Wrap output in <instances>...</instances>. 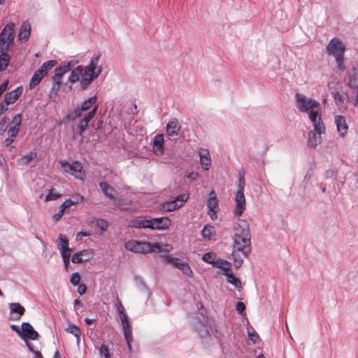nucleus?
Here are the masks:
<instances>
[{"mask_svg": "<svg viewBox=\"0 0 358 358\" xmlns=\"http://www.w3.org/2000/svg\"><path fill=\"white\" fill-rule=\"evenodd\" d=\"M8 110V108L7 106L3 103H1L0 104V116L4 113L6 112V110Z\"/></svg>", "mask_w": 358, "mask_h": 358, "instance_id": "774afa93", "label": "nucleus"}, {"mask_svg": "<svg viewBox=\"0 0 358 358\" xmlns=\"http://www.w3.org/2000/svg\"><path fill=\"white\" fill-rule=\"evenodd\" d=\"M36 152H30L27 155L22 157L18 160V163L20 165H27L34 158L36 157Z\"/></svg>", "mask_w": 358, "mask_h": 358, "instance_id": "f704fd0d", "label": "nucleus"}, {"mask_svg": "<svg viewBox=\"0 0 358 358\" xmlns=\"http://www.w3.org/2000/svg\"><path fill=\"white\" fill-rule=\"evenodd\" d=\"M96 224L102 231H104L107 229L108 224L104 220L99 219L96 222Z\"/></svg>", "mask_w": 358, "mask_h": 358, "instance_id": "13d9d810", "label": "nucleus"}, {"mask_svg": "<svg viewBox=\"0 0 358 358\" xmlns=\"http://www.w3.org/2000/svg\"><path fill=\"white\" fill-rule=\"evenodd\" d=\"M116 307L119 315L125 313L124 308L119 298H117L116 299Z\"/></svg>", "mask_w": 358, "mask_h": 358, "instance_id": "5fc2aeb1", "label": "nucleus"}, {"mask_svg": "<svg viewBox=\"0 0 358 358\" xmlns=\"http://www.w3.org/2000/svg\"><path fill=\"white\" fill-rule=\"evenodd\" d=\"M164 259L166 262L171 264L180 269L184 275L188 277L192 276L193 272L189 265L187 262L181 260L179 258L173 257L170 255H165Z\"/></svg>", "mask_w": 358, "mask_h": 358, "instance_id": "9b49d317", "label": "nucleus"}, {"mask_svg": "<svg viewBox=\"0 0 358 358\" xmlns=\"http://www.w3.org/2000/svg\"><path fill=\"white\" fill-rule=\"evenodd\" d=\"M67 73L66 70L62 64L59 65L58 67H57L55 70V74L61 76L63 78V76Z\"/></svg>", "mask_w": 358, "mask_h": 358, "instance_id": "603ef678", "label": "nucleus"}, {"mask_svg": "<svg viewBox=\"0 0 358 358\" xmlns=\"http://www.w3.org/2000/svg\"><path fill=\"white\" fill-rule=\"evenodd\" d=\"M62 77L59 76L56 74L54 75V76L52 77L53 86L51 90V92H55V94L57 93V92L59 90L60 85L62 82Z\"/></svg>", "mask_w": 358, "mask_h": 358, "instance_id": "e433bc0d", "label": "nucleus"}, {"mask_svg": "<svg viewBox=\"0 0 358 358\" xmlns=\"http://www.w3.org/2000/svg\"><path fill=\"white\" fill-rule=\"evenodd\" d=\"M73 250L68 247L66 249H64L60 251L62 257H71V252Z\"/></svg>", "mask_w": 358, "mask_h": 358, "instance_id": "680f3d73", "label": "nucleus"}, {"mask_svg": "<svg viewBox=\"0 0 358 358\" xmlns=\"http://www.w3.org/2000/svg\"><path fill=\"white\" fill-rule=\"evenodd\" d=\"M86 290H87V287L84 284L80 285L78 286V292L80 295L84 294L86 292Z\"/></svg>", "mask_w": 358, "mask_h": 358, "instance_id": "69168bd1", "label": "nucleus"}, {"mask_svg": "<svg viewBox=\"0 0 358 358\" xmlns=\"http://www.w3.org/2000/svg\"><path fill=\"white\" fill-rule=\"evenodd\" d=\"M320 110L310 111L308 113V118L312 122L315 131H317L319 133H325L326 127L321 117Z\"/></svg>", "mask_w": 358, "mask_h": 358, "instance_id": "4468645a", "label": "nucleus"}, {"mask_svg": "<svg viewBox=\"0 0 358 358\" xmlns=\"http://www.w3.org/2000/svg\"><path fill=\"white\" fill-rule=\"evenodd\" d=\"M8 85V81L6 80L0 85V96L6 90Z\"/></svg>", "mask_w": 358, "mask_h": 358, "instance_id": "0e129e2a", "label": "nucleus"}, {"mask_svg": "<svg viewBox=\"0 0 358 358\" xmlns=\"http://www.w3.org/2000/svg\"><path fill=\"white\" fill-rule=\"evenodd\" d=\"M130 226L134 228H149L150 229V220H144V219H138L135 220H132L131 222Z\"/></svg>", "mask_w": 358, "mask_h": 358, "instance_id": "cd10ccee", "label": "nucleus"}, {"mask_svg": "<svg viewBox=\"0 0 358 358\" xmlns=\"http://www.w3.org/2000/svg\"><path fill=\"white\" fill-rule=\"evenodd\" d=\"M99 352H100V355L101 356L104 357L105 358H110L109 350L106 345H101V347L99 348Z\"/></svg>", "mask_w": 358, "mask_h": 358, "instance_id": "09e8293b", "label": "nucleus"}, {"mask_svg": "<svg viewBox=\"0 0 358 358\" xmlns=\"http://www.w3.org/2000/svg\"><path fill=\"white\" fill-rule=\"evenodd\" d=\"M20 337L26 342L27 339L36 340L38 337V334L34 329L33 327L28 322L22 324V332Z\"/></svg>", "mask_w": 358, "mask_h": 358, "instance_id": "f3484780", "label": "nucleus"}, {"mask_svg": "<svg viewBox=\"0 0 358 358\" xmlns=\"http://www.w3.org/2000/svg\"><path fill=\"white\" fill-rule=\"evenodd\" d=\"M124 248L126 250L135 253H148L152 252L160 251L161 248L159 243H150L145 241H129L125 243Z\"/></svg>", "mask_w": 358, "mask_h": 358, "instance_id": "20e7f679", "label": "nucleus"}, {"mask_svg": "<svg viewBox=\"0 0 358 358\" xmlns=\"http://www.w3.org/2000/svg\"><path fill=\"white\" fill-rule=\"evenodd\" d=\"M87 250L77 252L72 256L71 262L74 264L80 263L81 262L83 261V254H87Z\"/></svg>", "mask_w": 358, "mask_h": 358, "instance_id": "ea45409f", "label": "nucleus"}, {"mask_svg": "<svg viewBox=\"0 0 358 358\" xmlns=\"http://www.w3.org/2000/svg\"><path fill=\"white\" fill-rule=\"evenodd\" d=\"M66 331L68 333H70V334H73L77 338V343H78L80 342V329L77 326H76L74 324H70L66 329Z\"/></svg>", "mask_w": 358, "mask_h": 358, "instance_id": "c9c22d12", "label": "nucleus"}, {"mask_svg": "<svg viewBox=\"0 0 358 358\" xmlns=\"http://www.w3.org/2000/svg\"><path fill=\"white\" fill-rule=\"evenodd\" d=\"M31 27L29 22H22L18 34V39L21 43H25L29 40L31 34Z\"/></svg>", "mask_w": 358, "mask_h": 358, "instance_id": "412c9836", "label": "nucleus"}, {"mask_svg": "<svg viewBox=\"0 0 358 358\" xmlns=\"http://www.w3.org/2000/svg\"><path fill=\"white\" fill-rule=\"evenodd\" d=\"M214 264L215 265V266L217 268H221V269L225 271V272H229V271L230 270L231 264L226 260L217 259L215 262Z\"/></svg>", "mask_w": 358, "mask_h": 358, "instance_id": "4c0bfd02", "label": "nucleus"}, {"mask_svg": "<svg viewBox=\"0 0 358 358\" xmlns=\"http://www.w3.org/2000/svg\"><path fill=\"white\" fill-rule=\"evenodd\" d=\"M10 311L12 313H17L19 318L24 314V308L19 303H11L9 305Z\"/></svg>", "mask_w": 358, "mask_h": 358, "instance_id": "473e14b6", "label": "nucleus"}, {"mask_svg": "<svg viewBox=\"0 0 358 358\" xmlns=\"http://www.w3.org/2000/svg\"><path fill=\"white\" fill-rule=\"evenodd\" d=\"M188 199V195L187 194H181L178 196L175 201H177L178 204H181V206L183 205L184 202H185Z\"/></svg>", "mask_w": 358, "mask_h": 358, "instance_id": "6e6d98bb", "label": "nucleus"}, {"mask_svg": "<svg viewBox=\"0 0 358 358\" xmlns=\"http://www.w3.org/2000/svg\"><path fill=\"white\" fill-rule=\"evenodd\" d=\"M78 203V201L77 199L76 200L67 199L61 205L60 207L65 210L66 208L71 207L73 205L77 204Z\"/></svg>", "mask_w": 358, "mask_h": 358, "instance_id": "49530a36", "label": "nucleus"}, {"mask_svg": "<svg viewBox=\"0 0 358 358\" xmlns=\"http://www.w3.org/2000/svg\"><path fill=\"white\" fill-rule=\"evenodd\" d=\"M233 251L241 252L247 257L251 252L250 231L248 222L238 220L234 226Z\"/></svg>", "mask_w": 358, "mask_h": 358, "instance_id": "f257e3e1", "label": "nucleus"}, {"mask_svg": "<svg viewBox=\"0 0 358 358\" xmlns=\"http://www.w3.org/2000/svg\"><path fill=\"white\" fill-rule=\"evenodd\" d=\"M120 318L122 324L124 336L127 342L128 349L129 352H131V342L133 341V338L129 317L127 315L126 313H124L120 315Z\"/></svg>", "mask_w": 358, "mask_h": 358, "instance_id": "ddd939ff", "label": "nucleus"}, {"mask_svg": "<svg viewBox=\"0 0 358 358\" xmlns=\"http://www.w3.org/2000/svg\"><path fill=\"white\" fill-rule=\"evenodd\" d=\"M180 127L177 119L171 120L166 125V133L170 136H177Z\"/></svg>", "mask_w": 358, "mask_h": 358, "instance_id": "393cba45", "label": "nucleus"}, {"mask_svg": "<svg viewBox=\"0 0 358 358\" xmlns=\"http://www.w3.org/2000/svg\"><path fill=\"white\" fill-rule=\"evenodd\" d=\"M0 71L6 69L10 62V56L8 52L0 51Z\"/></svg>", "mask_w": 358, "mask_h": 358, "instance_id": "2f4dec72", "label": "nucleus"}, {"mask_svg": "<svg viewBox=\"0 0 358 358\" xmlns=\"http://www.w3.org/2000/svg\"><path fill=\"white\" fill-rule=\"evenodd\" d=\"M78 63V60H71V61H69L67 62L63 63L62 65L64 66V67L65 68L66 71L68 72L69 71L71 70V69L72 67H73Z\"/></svg>", "mask_w": 358, "mask_h": 358, "instance_id": "3c124183", "label": "nucleus"}, {"mask_svg": "<svg viewBox=\"0 0 358 358\" xmlns=\"http://www.w3.org/2000/svg\"><path fill=\"white\" fill-rule=\"evenodd\" d=\"M60 196H61V194L54 192V189H51L49 191V193L48 194V195L46 196L45 200L46 201L56 200L58 198H59Z\"/></svg>", "mask_w": 358, "mask_h": 358, "instance_id": "c03bdc74", "label": "nucleus"}, {"mask_svg": "<svg viewBox=\"0 0 358 358\" xmlns=\"http://www.w3.org/2000/svg\"><path fill=\"white\" fill-rule=\"evenodd\" d=\"M201 234L204 238L210 240L215 234V228L210 225H206L201 231Z\"/></svg>", "mask_w": 358, "mask_h": 358, "instance_id": "7c9ffc66", "label": "nucleus"}, {"mask_svg": "<svg viewBox=\"0 0 358 358\" xmlns=\"http://www.w3.org/2000/svg\"><path fill=\"white\" fill-rule=\"evenodd\" d=\"M345 50V45L338 38H332L327 46V52L329 55H332L336 60L337 68L341 71L345 70L344 64V52Z\"/></svg>", "mask_w": 358, "mask_h": 358, "instance_id": "7ed1b4c3", "label": "nucleus"}, {"mask_svg": "<svg viewBox=\"0 0 358 358\" xmlns=\"http://www.w3.org/2000/svg\"><path fill=\"white\" fill-rule=\"evenodd\" d=\"M60 164L66 173L73 175V176H75V178L78 179H84L85 172L83 170V166L81 164L79 163L78 162H74L70 164L66 161H61Z\"/></svg>", "mask_w": 358, "mask_h": 358, "instance_id": "9d476101", "label": "nucleus"}, {"mask_svg": "<svg viewBox=\"0 0 358 358\" xmlns=\"http://www.w3.org/2000/svg\"><path fill=\"white\" fill-rule=\"evenodd\" d=\"M296 103L299 110L303 113H310L313 110L321 109V106L319 101L308 98L304 94L297 93L296 94Z\"/></svg>", "mask_w": 358, "mask_h": 358, "instance_id": "423d86ee", "label": "nucleus"}, {"mask_svg": "<svg viewBox=\"0 0 358 358\" xmlns=\"http://www.w3.org/2000/svg\"><path fill=\"white\" fill-rule=\"evenodd\" d=\"M22 87H18L15 90L10 91L8 93H6L5 95L4 100L2 103H3L6 106L10 104L15 103L20 96L22 94Z\"/></svg>", "mask_w": 358, "mask_h": 358, "instance_id": "4be33fe9", "label": "nucleus"}, {"mask_svg": "<svg viewBox=\"0 0 358 358\" xmlns=\"http://www.w3.org/2000/svg\"><path fill=\"white\" fill-rule=\"evenodd\" d=\"M248 336H249V338H250V340L252 341V342L254 343H255L257 342V341L259 339V336L257 333H253V334L249 333Z\"/></svg>", "mask_w": 358, "mask_h": 358, "instance_id": "338daca9", "label": "nucleus"}, {"mask_svg": "<svg viewBox=\"0 0 358 358\" xmlns=\"http://www.w3.org/2000/svg\"><path fill=\"white\" fill-rule=\"evenodd\" d=\"M207 207L208 209V215L211 219L216 217V213L218 210V200L215 192L211 191L209 193L207 200Z\"/></svg>", "mask_w": 358, "mask_h": 358, "instance_id": "dca6fc26", "label": "nucleus"}, {"mask_svg": "<svg viewBox=\"0 0 358 358\" xmlns=\"http://www.w3.org/2000/svg\"><path fill=\"white\" fill-rule=\"evenodd\" d=\"M101 55H94L91 60L85 68L80 80V87L83 90L87 89L91 83L99 77L102 71L101 66H98Z\"/></svg>", "mask_w": 358, "mask_h": 358, "instance_id": "f03ea898", "label": "nucleus"}, {"mask_svg": "<svg viewBox=\"0 0 358 358\" xmlns=\"http://www.w3.org/2000/svg\"><path fill=\"white\" fill-rule=\"evenodd\" d=\"M162 206L166 211H173L181 207V204H178L177 201L173 200L163 203Z\"/></svg>", "mask_w": 358, "mask_h": 358, "instance_id": "58836bf2", "label": "nucleus"}, {"mask_svg": "<svg viewBox=\"0 0 358 358\" xmlns=\"http://www.w3.org/2000/svg\"><path fill=\"white\" fill-rule=\"evenodd\" d=\"M348 86L354 90L355 96L354 99V105L358 107V63L352 69V72L348 76Z\"/></svg>", "mask_w": 358, "mask_h": 358, "instance_id": "2eb2a0df", "label": "nucleus"}, {"mask_svg": "<svg viewBox=\"0 0 358 358\" xmlns=\"http://www.w3.org/2000/svg\"><path fill=\"white\" fill-rule=\"evenodd\" d=\"M227 276V282L233 285L236 289H241L242 287L241 281L236 277L232 272H225L224 273Z\"/></svg>", "mask_w": 358, "mask_h": 358, "instance_id": "bb28decb", "label": "nucleus"}, {"mask_svg": "<svg viewBox=\"0 0 358 358\" xmlns=\"http://www.w3.org/2000/svg\"><path fill=\"white\" fill-rule=\"evenodd\" d=\"M57 245L59 252L69 247V240L66 236L63 234H59Z\"/></svg>", "mask_w": 358, "mask_h": 358, "instance_id": "72a5a7b5", "label": "nucleus"}, {"mask_svg": "<svg viewBox=\"0 0 358 358\" xmlns=\"http://www.w3.org/2000/svg\"><path fill=\"white\" fill-rule=\"evenodd\" d=\"M80 278L78 273H73L71 276V282L73 285H78L79 284Z\"/></svg>", "mask_w": 358, "mask_h": 358, "instance_id": "864d4df0", "label": "nucleus"}, {"mask_svg": "<svg viewBox=\"0 0 358 358\" xmlns=\"http://www.w3.org/2000/svg\"><path fill=\"white\" fill-rule=\"evenodd\" d=\"M57 64L55 59L49 60L42 64L40 69L34 73L29 84V89H33L40 83L41 80L48 75V72Z\"/></svg>", "mask_w": 358, "mask_h": 358, "instance_id": "6e6552de", "label": "nucleus"}, {"mask_svg": "<svg viewBox=\"0 0 358 358\" xmlns=\"http://www.w3.org/2000/svg\"><path fill=\"white\" fill-rule=\"evenodd\" d=\"M10 123V119L8 117H4L0 121V134H3L8 129V124Z\"/></svg>", "mask_w": 358, "mask_h": 358, "instance_id": "a19ab883", "label": "nucleus"}, {"mask_svg": "<svg viewBox=\"0 0 358 358\" xmlns=\"http://www.w3.org/2000/svg\"><path fill=\"white\" fill-rule=\"evenodd\" d=\"M335 123L340 136L344 137L348 130L345 118L342 115H337L335 117Z\"/></svg>", "mask_w": 358, "mask_h": 358, "instance_id": "b1692460", "label": "nucleus"}, {"mask_svg": "<svg viewBox=\"0 0 358 358\" xmlns=\"http://www.w3.org/2000/svg\"><path fill=\"white\" fill-rule=\"evenodd\" d=\"M21 122H22V115L20 114H17V115H15L12 120V124H13V127L20 129V125H21Z\"/></svg>", "mask_w": 358, "mask_h": 358, "instance_id": "de8ad7c7", "label": "nucleus"}, {"mask_svg": "<svg viewBox=\"0 0 358 358\" xmlns=\"http://www.w3.org/2000/svg\"><path fill=\"white\" fill-rule=\"evenodd\" d=\"M164 137L162 134H157L153 140L152 150L156 155H162L164 152Z\"/></svg>", "mask_w": 358, "mask_h": 358, "instance_id": "5701e85b", "label": "nucleus"}, {"mask_svg": "<svg viewBox=\"0 0 358 358\" xmlns=\"http://www.w3.org/2000/svg\"><path fill=\"white\" fill-rule=\"evenodd\" d=\"M64 211L65 210L60 207L59 212L52 216L53 220L55 222L59 221L61 219V217L63 216Z\"/></svg>", "mask_w": 358, "mask_h": 358, "instance_id": "bf43d9fd", "label": "nucleus"}, {"mask_svg": "<svg viewBox=\"0 0 358 358\" xmlns=\"http://www.w3.org/2000/svg\"><path fill=\"white\" fill-rule=\"evenodd\" d=\"M15 24L10 22L5 25L0 33V51L8 52L14 45Z\"/></svg>", "mask_w": 358, "mask_h": 358, "instance_id": "39448f33", "label": "nucleus"}, {"mask_svg": "<svg viewBox=\"0 0 358 358\" xmlns=\"http://www.w3.org/2000/svg\"><path fill=\"white\" fill-rule=\"evenodd\" d=\"M99 187L101 189L103 193L109 199H115V196L113 193L114 192V189L113 187L109 185L106 182H101L99 183Z\"/></svg>", "mask_w": 358, "mask_h": 358, "instance_id": "c85d7f7f", "label": "nucleus"}, {"mask_svg": "<svg viewBox=\"0 0 358 358\" xmlns=\"http://www.w3.org/2000/svg\"><path fill=\"white\" fill-rule=\"evenodd\" d=\"M26 345L29 350L34 354V358H43L41 353L39 351L35 350L33 345L30 342L27 341Z\"/></svg>", "mask_w": 358, "mask_h": 358, "instance_id": "a18cd8bd", "label": "nucleus"}, {"mask_svg": "<svg viewBox=\"0 0 358 358\" xmlns=\"http://www.w3.org/2000/svg\"><path fill=\"white\" fill-rule=\"evenodd\" d=\"M215 255L213 252H206L203 255L202 259L208 264H215Z\"/></svg>", "mask_w": 358, "mask_h": 358, "instance_id": "79ce46f5", "label": "nucleus"}, {"mask_svg": "<svg viewBox=\"0 0 358 358\" xmlns=\"http://www.w3.org/2000/svg\"><path fill=\"white\" fill-rule=\"evenodd\" d=\"M20 129L14 127H11L8 130V136L11 137H16L19 133Z\"/></svg>", "mask_w": 358, "mask_h": 358, "instance_id": "4d7b16f0", "label": "nucleus"}, {"mask_svg": "<svg viewBox=\"0 0 358 358\" xmlns=\"http://www.w3.org/2000/svg\"><path fill=\"white\" fill-rule=\"evenodd\" d=\"M323 133H319L317 131H310L308 134V141L307 143L310 148H315L318 145L322 143V136L321 135Z\"/></svg>", "mask_w": 358, "mask_h": 358, "instance_id": "aec40b11", "label": "nucleus"}, {"mask_svg": "<svg viewBox=\"0 0 358 358\" xmlns=\"http://www.w3.org/2000/svg\"><path fill=\"white\" fill-rule=\"evenodd\" d=\"M245 309V306L243 302L238 301L236 303V310L238 311V313L243 314Z\"/></svg>", "mask_w": 358, "mask_h": 358, "instance_id": "052dcab7", "label": "nucleus"}, {"mask_svg": "<svg viewBox=\"0 0 358 358\" xmlns=\"http://www.w3.org/2000/svg\"><path fill=\"white\" fill-rule=\"evenodd\" d=\"M338 83L335 80L328 82V88L332 94L335 103L338 108H345V103L348 99V95L342 89L336 88Z\"/></svg>", "mask_w": 358, "mask_h": 358, "instance_id": "1a4fd4ad", "label": "nucleus"}, {"mask_svg": "<svg viewBox=\"0 0 358 358\" xmlns=\"http://www.w3.org/2000/svg\"><path fill=\"white\" fill-rule=\"evenodd\" d=\"M83 72V66L82 65L78 66L76 68L73 69L69 76V81L71 83H75L78 80H80L81 75Z\"/></svg>", "mask_w": 358, "mask_h": 358, "instance_id": "a878e982", "label": "nucleus"}, {"mask_svg": "<svg viewBox=\"0 0 358 358\" xmlns=\"http://www.w3.org/2000/svg\"><path fill=\"white\" fill-rule=\"evenodd\" d=\"M150 222L151 229L164 230L171 225V220L166 217L152 218Z\"/></svg>", "mask_w": 358, "mask_h": 358, "instance_id": "a211bd4d", "label": "nucleus"}, {"mask_svg": "<svg viewBox=\"0 0 358 358\" xmlns=\"http://www.w3.org/2000/svg\"><path fill=\"white\" fill-rule=\"evenodd\" d=\"M98 110V106L96 105L92 110L85 114L84 117L79 121L77 126L76 134L79 136H83V134L87 128L89 122L94 117L96 111Z\"/></svg>", "mask_w": 358, "mask_h": 358, "instance_id": "f8f14e48", "label": "nucleus"}, {"mask_svg": "<svg viewBox=\"0 0 358 358\" xmlns=\"http://www.w3.org/2000/svg\"><path fill=\"white\" fill-rule=\"evenodd\" d=\"M96 96H94L84 101L80 105V110L83 112L90 109L96 101Z\"/></svg>", "mask_w": 358, "mask_h": 358, "instance_id": "c756f323", "label": "nucleus"}, {"mask_svg": "<svg viewBox=\"0 0 358 358\" xmlns=\"http://www.w3.org/2000/svg\"><path fill=\"white\" fill-rule=\"evenodd\" d=\"M187 177L190 181L192 182V181H194L195 180H196L199 177V173L192 172V173H189Z\"/></svg>", "mask_w": 358, "mask_h": 358, "instance_id": "e2e57ef3", "label": "nucleus"}, {"mask_svg": "<svg viewBox=\"0 0 358 358\" xmlns=\"http://www.w3.org/2000/svg\"><path fill=\"white\" fill-rule=\"evenodd\" d=\"M199 161L202 168L208 171L211 165V159L208 150L201 148L199 151Z\"/></svg>", "mask_w": 358, "mask_h": 358, "instance_id": "6ab92c4d", "label": "nucleus"}, {"mask_svg": "<svg viewBox=\"0 0 358 358\" xmlns=\"http://www.w3.org/2000/svg\"><path fill=\"white\" fill-rule=\"evenodd\" d=\"M83 111L80 110V108H78L73 110V112L71 114L68 115L66 117L67 120H74L76 118H78L81 117Z\"/></svg>", "mask_w": 358, "mask_h": 358, "instance_id": "37998d69", "label": "nucleus"}, {"mask_svg": "<svg viewBox=\"0 0 358 358\" xmlns=\"http://www.w3.org/2000/svg\"><path fill=\"white\" fill-rule=\"evenodd\" d=\"M245 177L240 176L237 185V192L235 196L236 207L234 213L236 216H241L245 210V198L244 195Z\"/></svg>", "mask_w": 358, "mask_h": 358, "instance_id": "0eeeda50", "label": "nucleus"}, {"mask_svg": "<svg viewBox=\"0 0 358 358\" xmlns=\"http://www.w3.org/2000/svg\"><path fill=\"white\" fill-rule=\"evenodd\" d=\"M232 256L234 257V264L236 268H240L243 264V259L236 257V251H233Z\"/></svg>", "mask_w": 358, "mask_h": 358, "instance_id": "8fccbe9b", "label": "nucleus"}]
</instances>
